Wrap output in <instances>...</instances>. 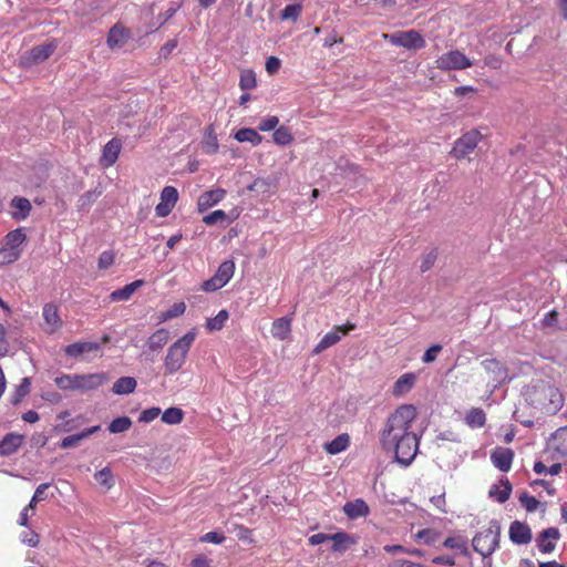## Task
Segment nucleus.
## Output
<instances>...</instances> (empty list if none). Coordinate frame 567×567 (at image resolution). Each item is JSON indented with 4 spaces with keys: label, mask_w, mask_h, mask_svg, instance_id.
Returning <instances> with one entry per match:
<instances>
[{
    "label": "nucleus",
    "mask_w": 567,
    "mask_h": 567,
    "mask_svg": "<svg viewBox=\"0 0 567 567\" xmlns=\"http://www.w3.org/2000/svg\"><path fill=\"white\" fill-rule=\"evenodd\" d=\"M415 416L413 405H401L388 417L381 433L382 447L394 452L395 461L404 466L412 463L419 449V439L412 431Z\"/></svg>",
    "instance_id": "obj_1"
},
{
    "label": "nucleus",
    "mask_w": 567,
    "mask_h": 567,
    "mask_svg": "<svg viewBox=\"0 0 567 567\" xmlns=\"http://www.w3.org/2000/svg\"><path fill=\"white\" fill-rule=\"evenodd\" d=\"M501 524L497 519H492L488 527L473 537L472 546L476 553L482 556V567H492L489 556L499 547Z\"/></svg>",
    "instance_id": "obj_2"
},
{
    "label": "nucleus",
    "mask_w": 567,
    "mask_h": 567,
    "mask_svg": "<svg viewBox=\"0 0 567 567\" xmlns=\"http://www.w3.org/2000/svg\"><path fill=\"white\" fill-rule=\"evenodd\" d=\"M196 330L192 329L168 347L164 358V368L166 374H175L183 368L190 347L196 339Z\"/></svg>",
    "instance_id": "obj_3"
},
{
    "label": "nucleus",
    "mask_w": 567,
    "mask_h": 567,
    "mask_svg": "<svg viewBox=\"0 0 567 567\" xmlns=\"http://www.w3.org/2000/svg\"><path fill=\"white\" fill-rule=\"evenodd\" d=\"M482 133L476 130H470L458 137L454 143L451 151L452 157L463 159L471 154L482 141Z\"/></svg>",
    "instance_id": "obj_4"
},
{
    "label": "nucleus",
    "mask_w": 567,
    "mask_h": 567,
    "mask_svg": "<svg viewBox=\"0 0 567 567\" xmlns=\"http://www.w3.org/2000/svg\"><path fill=\"white\" fill-rule=\"evenodd\" d=\"M384 39L392 45L402 47L408 50H420L426 44L421 33L415 30L396 31L390 34H384Z\"/></svg>",
    "instance_id": "obj_5"
},
{
    "label": "nucleus",
    "mask_w": 567,
    "mask_h": 567,
    "mask_svg": "<svg viewBox=\"0 0 567 567\" xmlns=\"http://www.w3.org/2000/svg\"><path fill=\"white\" fill-rule=\"evenodd\" d=\"M485 372L489 375L492 391L511 381L507 367L495 358L485 359L481 362Z\"/></svg>",
    "instance_id": "obj_6"
},
{
    "label": "nucleus",
    "mask_w": 567,
    "mask_h": 567,
    "mask_svg": "<svg viewBox=\"0 0 567 567\" xmlns=\"http://www.w3.org/2000/svg\"><path fill=\"white\" fill-rule=\"evenodd\" d=\"M436 64L440 70L444 71L465 70L473 65L471 60L458 50H452L442 54L436 60Z\"/></svg>",
    "instance_id": "obj_7"
},
{
    "label": "nucleus",
    "mask_w": 567,
    "mask_h": 567,
    "mask_svg": "<svg viewBox=\"0 0 567 567\" xmlns=\"http://www.w3.org/2000/svg\"><path fill=\"white\" fill-rule=\"evenodd\" d=\"M354 329H355V324L354 323H347V324H342V326H337L333 331L327 332L321 338V340L315 347L312 352L315 354L321 353L326 349L337 344L340 341V339H341L340 333L346 336V334H348L350 331H352Z\"/></svg>",
    "instance_id": "obj_8"
},
{
    "label": "nucleus",
    "mask_w": 567,
    "mask_h": 567,
    "mask_svg": "<svg viewBox=\"0 0 567 567\" xmlns=\"http://www.w3.org/2000/svg\"><path fill=\"white\" fill-rule=\"evenodd\" d=\"M75 388L79 391H91L100 388L107 381L104 372H95L87 374H76Z\"/></svg>",
    "instance_id": "obj_9"
},
{
    "label": "nucleus",
    "mask_w": 567,
    "mask_h": 567,
    "mask_svg": "<svg viewBox=\"0 0 567 567\" xmlns=\"http://www.w3.org/2000/svg\"><path fill=\"white\" fill-rule=\"evenodd\" d=\"M560 538V532L556 527L544 529L536 538V545L543 554H550L556 548V543Z\"/></svg>",
    "instance_id": "obj_10"
},
{
    "label": "nucleus",
    "mask_w": 567,
    "mask_h": 567,
    "mask_svg": "<svg viewBox=\"0 0 567 567\" xmlns=\"http://www.w3.org/2000/svg\"><path fill=\"white\" fill-rule=\"evenodd\" d=\"M509 539L516 545H526L530 543L533 535L530 527L523 522L514 520L509 525Z\"/></svg>",
    "instance_id": "obj_11"
},
{
    "label": "nucleus",
    "mask_w": 567,
    "mask_h": 567,
    "mask_svg": "<svg viewBox=\"0 0 567 567\" xmlns=\"http://www.w3.org/2000/svg\"><path fill=\"white\" fill-rule=\"evenodd\" d=\"M514 452L508 447H496L491 454L493 465L501 472H508L512 467Z\"/></svg>",
    "instance_id": "obj_12"
},
{
    "label": "nucleus",
    "mask_w": 567,
    "mask_h": 567,
    "mask_svg": "<svg viewBox=\"0 0 567 567\" xmlns=\"http://www.w3.org/2000/svg\"><path fill=\"white\" fill-rule=\"evenodd\" d=\"M343 513L349 519L354 520L360 517H367L370 514V507L364 499L357 498L343 505Z\"/></svg>",
    "instance_id": "obj_13"
},
{
    "label": "nucleus",
    "mask_w": 567,
    "mask_h": 567,
    "mask_svg": "<svg viewBox=\"0 0 567 567\" xmlns=\"http://www.w3.org/2000/svg\"><path fill=\"white\" fill-rule=\"evenodd\" d=\"M24 435L18 433H8L0 441V455L10 456L18 452L22 446Z\"/></svg>",
    "instance_id": "obj_14"
},
{
    "label": "nucleus",
    "mask_w": 567,
    "mask_h": 567,
    "mask_svg": "<svg viewBox=\"0 0 567 567\" xmlns=\"http://www.w3.org/2000/svg\"><path fill=\"white\" fill-rule=\"evenodd\" d=\"M27 241V235L22 228L9 231L3 238V245L12 252H17L18 257L22 255V246Z\"/></svg>",
    "instance_id": "obj_15"
},
{
    "label": "nucleus",
    "mask_w": 567,
    "mask_h": 567,
    "mask_svg": "<svg viewBox=\"0 0 567 567\" xmlns=\"http://www.w3.org/2000/svg\"><path fill=\"white\" fill-rule=\"evenodd\" d=\"M329 540L332 542L331 550L334 553H344L352 545L358 543V537L352 536L346 532H338L329 535Z\"/></svg>",
    "instance_id": "obj_16"
},
{
    "label": "nucleus",
    "mask_w": 567,
    "mask_h": 567,
    "mask_svg": "<svg viewBox=\"0 0 567 567\" xmlns=\"http://www.w3.org/2000/svg\"><path fill=\"white\" fill-rule=\"evenodd\" d=\"M226 190L221 188L212 189L204 192L197 202L198 210L204 212L215 205H217L219 202H221L225 198Z\"/></svg>",
    "instance_id": "obj_17"
},
{
    "label": "nucleus",
    "mask_w": 567,
    "mask_h": 567,
    "mask_svg": "<svg viewBox=\"0 0 567 567\" xmlns=\"http://www.w3.org/2000/svg\"><path fill=\"white\" fill-rule=\"evenodd\" d=\"M10 206L14 208L11 217L17 221L27 219L32 209L30 200L21 196H14L10 202Z\"/></svg>",
    "instance_id": "obj_18"
},
{
    "label": "nucleus",
    "mask_w": 567,
    "mask_h": 567,
    "mask_svg": "<svg viewBox=\"0 0 567 567\" xmlns=\"http://www.w3.org/2000/svg\"><path fill=\"white\" fill-rule=\"evenodd\" d=\"M128 39L130 31L120 24H115L110 29L106 42L111 49H115L123 47Z\"/></svg>",
    "instance_id": "obj_19"
},
{
    "label": "nucleus",
    "mask_w": 567,
    "mask_h": 567,
    "mask_svg": "<svg viewBox=\"0 0 567 567\" xmlns=\"http://www.w3.org/2000/svg\"><path fill=\"white\" fill-rule=\"evenodd\" d=\"M101 349L96 341L74 342L65 347L64 353L68 357L76 358L83 353L94 352Z\"/></svg>",
    "instance_id": "obj_20"
},
{
    "label": "nucleus",
    "mask_w": 567,
    "mask_h": 567,
    "mask_svg": "<svg viewBox=\"0 0 567 567\" xmlns=\"http://www.w3.org/2000/svg\"><path fill=\"white\" fill-rule=\"evenodd\" d=\"M55 49L56 45L53 42L37 45L30 50L28 61L35 64L41 63L49 59Z\"/></svg>",
    "instance_id": "obj_21"
},
{
    "label": "nucleus",
    "mask_w": 567,
    "mask_h": 567,
    "mask_svg": "<svg viewBox=\"0 0 567 567\" xmlns=\"http://www.w3.org/2000/svg\"><path fill=\"white\" fill-rule=\"evenodd\" d=\"M121 152V142L116 138L109 141L103 147L101 162L105 167L115 164Z\"/></svg>",
    "instance_id": "obj_22"
},
{
    "label": "nucleus",
    "mask_w": 567,
    "mask_h": 567,
    "mask_svg": "<svg viewBox=\"0 0 567 567\" xmlns=\"http://www.w3.org/2000/svg\"><path fill=\"white\" fill-rule=\"evenodd\" d=\"M144 285V280L138 279L131 284L125 285L110 293L111 301H127L131 299L133 293Z\"/></svg>",
    "instance_id": "obj_23"
},
{
    "label": "nucleus",
    "mask_w": 567,
    "mask_h": 567,
    "mask_svg": "<svg viewBox=\"0 0 567 567\" xmlns=\"http://www.w3.org/2000/svg\"><path fill=\"white\" fill-rule=\"evenodd\" d=\"M512 493V484L508 478L504 477L499 481V486L494 484L491 486L488 495L495 498L499 504L505 503Z\"/></svg>",
    "instance_id": "obj_24"
},
{
    "label": "nucleus",
    "mask_w": 567,
    "mask_h": 567,
    "mask_svg": "<svg viewBox=\"0 0 567 567\" xmlns=\"http://www.w3.org/2000/svg\"><path fill=\"white\" fill-rule=\"evenodd\" d=\"M416 375L412 372L402 374L393 384L392 394L402 396L408 393L415 384Z\"/></svg>",
    "instance_id": "obj_25"
},
{
    "label": "nucleus",
    "mask_w": 567,
    "mask_h": 567,
    "mask_svg": "<svg viewBox=\"0 0 567 567\" xmlns=\"http://www.w3.org/2000/svg\"><path fill=\"white\" fill-rule=\"evenodd\" d=\"M168 339L169 331L166 328H161L148 337L146 344L151 351H159L168 342Z\"/></svg>",
    "instance_id": "obj_26"
},
{
    "label": "nucleus",
    "mask_w": 567,
    "mask_h": 567,
    "mask_svg": "<svg viewBox=\"0 0 567 567\" xmlns=\"http://www.w3.org/2000/svg\"><path fill=\"white\" fill-rule=\"evenodd\" d=\"M291 331V319L289 317H281L272 322L271 334L272 337L285 340Z\"/></svg>",
    "instance_id": "obj_27"
},
{
    "label": "nucleus",
    "mask_w": 567,
    "mask_h": 567,
    "mask_svg": "<svg viewBox=\"0 0 567 567\" xmlns=\"http://www.w3.org/2000/svg\"><path fill=\"white\" fill-rule=\"evenodd\" d=\"M350 444V437L343 433L334 437L332 441L324 444V450L331 455L339 454L348 449Z\"/></svg>",
    "instance_id": "obj_28"
},
{
    "label": "nucleus",
    "mask_w": 567,
    "mask_h": 567,
    "mask_svg": "<svg viewBox=\"0 0 567 567\" xmlns=\"http://www.w3.org/2000/svg\"><path fill=\"white\" fill-rule=\"evenodd\" d=\"M136 385L137 382L133 377H121L113 384L112 391L118 395L130 394L135 391Z\"/></svg>",
    "instance_id": "obj_29"
},
{
    "label": "nucleus",
    "mask_w": 567,
    "mask_h": 567,
    "mask_svg": "<svg viewBox=\"0 0 567 567\" xmlns=\"http://www.w3.org/2000/svg\"><path fill=\"white\" fill-rule=\"evenodd\" d=\"M236 141L239 143H250L254 146L259 145L262 142V136L254 128L243 127L235 134Z\"/></svg>",
    "instance_id": "obj_30"
},
{
    "label": "nucleus",
    "mask_w": 567,
    "mask_h": 567,
    "mask_svg": "<svg viewBox=\"0 0 567 567\" xmlns=\"http://www.w3.org/2000/svg\"><path fill=\"white\" fill-rule=\"evenodd\" d=\"M43 318L44 321L52 327V331L56 330L61 327L62 321L59 316L58 307L53 303H47L43 307Z\"/></svg>",
    "instance_id": "obj_31"
},
{
    "label": "nucleus",
    "mask_w": 567,
    "mask_h": 567,
    "mask_svg": "<svg viewBox=\"0 0 567 567\" xmlns=\"http://www.w3.org/2000/svg\"><path fill=\"white\" fill-rule=\"evenodd\" d=\"M465 422L473 429L482 427L486 422L485 412L480 408H473L467 412Z\"/></svg>",
    "instance_id": "obj_32"
},
{
    "label": "nucleus",
    "mask_w": 567,
    "mask_h": 567,
    "mask_svg": "<svg viewBox=\"0 0 567 567\" xmlns=\"http://www.w3.org/2000/svg\"><path fill=\"white\" fill-rule=\"evenodd\" d=\"M235 272V262L233 260H225L223 261L215 276L224 282V285H227L229 280L233 278Z\"/></svg>",
    "instance_id": "obj_33"
},
{
    "label": "nucleus",
    "mask_w": 567,
    "mask_h": 567,
    "mask_svg": "<svg viewBox=\"0 0 567 567\" xmlns=\"http://www.w3.org/2000/svg\"><path fill=\"white\" fill-rule=\"evenodd\" d=\"M161 414L162 421L169 425L179 424L184 419V411L176 406H171Z\"/></svg>",
    "instance_id": "obj_34"
},
{
    "label": "nucleus",
    "mask_w": 567,
    "mask_h": 567,
    "mask_svg": "<svg viewBox=\"0 0 567 567\" xmlns=\"http://www.w3.org/2000/svg\"><path fill=\"white\" fill-rule=\"evenodd\" d=\"M132 426V420L128 416H118L111 421L107 430L110 433L118 434L128 431Z\"/></svg>",
    "instance_id": "obj_35"
},
{
    "label": "nucleus",
    "mask_w": 567,
    "mask_h": 567,
    "mask_svg": "<svg viewBox=\"0 0 567 567\" xmlns=\"http://www.w3.org/2000/svg\"><path fill=\"white\" fill-rule=\"evenodd\" d=\"M101 194L102 192L99 188L91 189L82 194L79 198V209L83 212L89 210Z\"/></svg>",
    "instance_id": "obj_36"
},
{
    "label": "nucleus",
    "mask_w": 567,
    "mask_h": 567,
    "mask_svg": "<svg viewBox=\"0 0 567 567\" xmlns=\"http://www.w3.org/2000/svg\"><path fill=\"white\" fill-rule=\"evenodd\" d=\"M30 379L23 378L19 385H17L13 394L11 395V403L18 405L30 392Z\"/></svg>",
    "instance_id": "obj_37"
},
{
    "label": "nucleus",
    "mask_w": 567,
    "mask_h": 567,
    "mask_svg": "<svg viewBox=\"0 0 567 567\" xmlns=\"http://www.w3.org/2000/svg\"><path fill=\"white\" fill-rule=\"evenodd\" d=\"M414 538L424 545H433L439 540L440 533L433 528H424L419 530Z\"/></svg>",
    "instance_id": "obj_38"
},
{
    "label": "nucleus",
    "mask_w": 567,
    "mask_h": 567,
    "mask_svg": "<svg viewBox=\"0 0 567 567\" xmlns=\"http://www.w3.org/2000/svg\"><path fill=\"white\" fill-rule=\"evenodd\" d=\"M257 86L256 73L250 70H243L239 78V87L243 91H250Z\"/></svg>",
    "instance_id": "obj_39"
},
{
    "label": "nucleus",
    "mask_w": 567,
    "mask_h": 567,
    "mask_svg": "<svg viewBox=\"0 0 567 567\" xmlns=\"http://www.w3.org/2000/svg\"><path fill=\"white\" fill-rule=\"evenodd\" d=\"M229 313L227 310L221 309L214 318H209L206 322V328L209 331L221 330L227 321Z\"/></svg>",
    "instance_id": "obj_40"
},
{
    "label": "nucleus",
    "mask_w": 567,
    "mask_h": 567,
    "mask_svg": "<svg viewBox=\"0 0 567 567\" xmlns=\"http://www.w3.org/2000/svg\"><path fill=\"white\" fill-rule=\"evenodd\" d=\"M186 310V305L184 302H176L171 308L165 311H162L158 319L159 322H165L173 318H177L182 316Z\"/></svg>",
    "instance_id": "obj_41"
},
{
    "label": "nucleus",
    "mask_w": 567,
    "mask_h": 567,
    "mask_svg": "<svg viewBox=\"0 0 567 567\" xmlns=\"http://www.w3.org/2000/svg\"><path fill=\"white\" fill-rule=\"evenodd\" d=\"M94 478L101 486H104L106 489H111L114 485V477L110 467H104L96 472L94 474Z\"/></svg>",
    "instance_id": "obj_42"
},
{
    "label": "nucleus",
    "mask_w": 567,
    "mask_h": 567,
    "mask_svg": "<svg viewBox=\"0 0 567 567\" xmlns=\"http://www.w3.org/2000/svg\"><path fill=\"white\" fill-rule=\"evenodd\" d=\"M272 138L277 145L285 146L291 143L293 137L288 127L279 126L275 130Z\"/></svg>",
    "instance_id": "obj_43"
},
{
    "label": "nucleus",
    "mask_w": 567,
    "mask_h": 567,
    "mask_svg": "<svg viewBox=\"0 0 567 567\" xmlns=\"http://www.w3.org/2000/svg\"><path fill=\"white\" fill-rule=\"evenodd\" d=\"M301 11H302V6L300 3L287 4L284 8V10L281 11L280 18H281V20H286V21L291 20L295 22L299 18Z\"/></svg>",
    "instance_id": "obj_44"
},
{
    "label": "nucleus",
    "mask_w": 567,
    "mask_h": 567,
    "mask_svg": "<svg viewBox=\"0 0 567 567\" xmlns=\"http://www.w3.org/2000/svg\"><path fill=\"white\" fill-rule=\"evenodd\" d=\"M76 374H62L60 377H56L54 382L56 386L61 390H76L75 388V380Z\"/></svg>",
    "instance_id": "obj_45"
},
{
    "label": "nucleus",
    "mask_w": 567,
    "mask_h": 567,
    "mask_svg": "<svg viewBox=\"0 0 567 567\" xmlns=\"http://www.w3.org/2000/svg\"><path fill=\"white\" fill-rule=\"evenodd\" d=\"M443 546L446 548L456 549L461 553L467 551L466 542L460 536L446 538L443 543Z\"/></svg>",
    "instance_id": "obj_46"
},
{
    "label": "nucleus",
    "mask_w": 567,
    "mask_h": 567,
    "mask_svg": "<svg viewBox=\"0 0 567 567\" xmlns=\"http://www.w3.org/2000/svg\"><path fill=\"white\" fill-rule=\"evenodd\" d=\"M161 200L175 206L178 200V192L174 186H165L161 192Z\"/></svg>",
    "instance_id": "obj_47"
},
{
    "label": "nucleus",
    "mask_w": 567,
    "mask_h": 567,
    "mask_svg": "<svg viewBox=\"0 0 567 567\" xmlns=\"http://www.w3.org/2000/svg\"><path fill=\"white\" fill-rule=\"evenodd\" d=\"M162 411L157 406H153L146 410H143L138 416V422L141 423H151L155 419L161 415Z\"/></svg>",
    "instance_id": "obj_48"
},
{
    "label": "nucleus",
    "mask_w": 567,
    "mask_h": 567,
    "mask_svg": "<svg viewBox=\"0 0 567 567\" xmlns=\"http://www.w3.org/2000/svg\"><path fill=\"white\" fill-rule=\"evenodd\" d=\"M436 259H437V250L436 249H432L427 254H425L422 258L421 266H420L421 272H426L427 270H430L433 267V265L435 264Z\"/></svg>",
    "instance_id": "obj_49"
},
{
    "label": "nucleus",
    "mask_w": 567,
    "mask_h": 567,
    "mask_svg": "<svg viewBox=\"0 0 567 567\" xmlns=\"http://www.w3.org/2000/svg\"><path fill=\"white\" fill-rule=\"evenodd\" d=\"M519 502L529 513L535 512L539 505V502L526 492L520 494Z\"/></svg>",
    "instance_id": "obj_50"
},
{
    "label": "nucleus",
    "mask_w": 567,
    "mask_h": 567,
    "mask_svg": "<svg viewBox=\"0 0 567 567\" xmlns=\"http://www.w3.org/2000/svg\"><path fill=\"white\" fill-rule=\"evenodd\" d=\"M18 259H20V257L17 256V252H12L9 248L2 245L0 248V266L12 264Z\"/></svg>",
    "instance_id": "obj_51"
},
{
    "label": "nucleus",
    "mask_w": 567,
    "mask_h": 567,
    "mask_svg": "<svg viewBox=\"0 0 567 567\" xmlns=\"http://www.w3.org/2000/svg\"><path fill=\"white\" fill-rule=\"evenodd\" d=\"M181 7L182 3H172L171 7L164 13L158 14L157 19L159 20V24L157 29L164 25L169 19H172L181 9Z\"/></svg>",
    "instance_id": "obj_52"
},
{
    "label": "nucleus",
    "mask_w": 567,
    "mask_h": 567,
    "mask_svg": "<svg viewBox=\"0 0 567 567\" xmlns=\"http://www.w3.org/2000/svg\"><path fill=\"white\" fill-rule=\"evenodd\" d=\"M114 252L112 250H105L100 255L97 266L100 269H107L114 264Z\"/></svg>",
    "instance_id": "obj_53"
},
{
    "label": "nucleus",
    "mask_w": 567,
    "mask_h": 567,
    "mask_svg": "<svg viewBox=\"0 0 567 567\" xmlns=\"http://www.w3.org/2000/svg\"><path fill=\"white\" fill-rule=\"evenodd\" d=\"M224 286V282L214 275L212 278L203 282L202 289L207 292H213L221 289Z\"/></svg>",
    "instance_id": "obj_54"
},
{
    "label": "nucleus",
    "mask_w": 567,
    "mask_h": 567,
    "mask_svg": "<svg viewBox=\"0 0 567 567\" xmlns=\"http://www.w3.org/2000/svg\"><path fill=\"white\" fill-rule=\"evenodd\" d=\"M20 539L24 545L30 547H37L39 545V535L34 530L22 532Z\"/></svg>",
    "instance_id": "obj_55"
},
{
    "label": "nucleus",
    "mask_w": 567,
    "mask_h": 567,
    "mask_svg": "<svg viewBox=\"0 0 567 567\" xmlns=\"http://www.w3.org/2000/svg\"><path fill=\"white\" fill-rule=\"evenodd\" d=\"M83 439H82V435L81 433H75V434H72V435H69V436H65L64 439L61 440V442L59 443V446L61 449H71V447H74L78 445L79 442H81Z\"/></svg>",
    "instance_id": "obj_56"
},
{
    "label": "nucleus",
    "mask_w": 567,
    "mask_h": 567,
    "mask_svg": "<svg viewBox=\"0 0 567 567\" xmlns=\"http://www.w3.org/2000/svg\"><path fill=\"white\" fill-rule=\"evenodd\" d=\"M279 124V118L277 116H268L260 121L258 128L261 132H268L276 130Z\"/></svg>",
    "instance_id": "obj_57"
},
{
    "label": "nucleus",
    "mask_w": 567,
    "mask_h": 567,
    "mask_svg": "<svg viewBox=\"0 0 567 567\" xmlns=\"http://www.w3.org/2000/svg\"><path fill=\"white\" fill-rule=\"evenodd\" d=\"M442 346L441 344H433L423 354L422 361L424 363H431L435 361L437 354L441 352Z\"/></svg>",
    "instance_id": "obj_58"
},
{
    "label": "nucleus",
    "mask_w": 567,
    "mask_h": 567,
    "mask_svg": "<svg viewBox=\"0 0 567 567\" xmlns=\"http://www.w3.org/2000/svg\"><path fill=\"white\" fill-rule=\"evenodd\" d=\"M226 219V213L224 210H215L206 216H204L203 218V221L208 225V226H212V225H215L216 223H218L219 220H224Z\"/></svg>",
    "instance_id": "obj_59"
},
{
    "label": "nucleus",
    "mask_w": 567,
    "mask_h": 567,
    "mask_svg": "<svg viewBox=\"0 0 567 567\" xmlns=\"http://www.w3.org/2000/svg\"><path fill=\"white\" fill-rule=\"evenodd\" d=\"M218 147H219V145H218L216 135L209 134L204 144L205 153L206 154H215V153H217Z\"/></svg>",
    "instance_id": "obj_60"
},
{
    "label": "nucleus",
    "mask_w": 567,
    "mask_h": 567,
    "mask_svg": "<svg viewBox=\"0 0 567 567\" xmlns=\"http://www.w3.org/2000/svg\"><path fill=\"white\" fill-rule=\"evenodd\" d=\"M281 61L277 56H269L266 60V71L269 74H275L279 71Z\"/></svg>",
    "instance_id": "obj_61"
},
{
    "label": "nucleus",
    "mask_w": 567,
    "mask_h": 567,
    "mask_svg": "<svg viewBox=\"0 0 567 567\" xmlns=\"http://www.w3.org/2000/svg\"><path fill=\"white\" fill-rule=\"evenodd\" d=\"M175 206H171L168 203L161 200L155 207V214L157 217L168 216Z\"/></svg>",
    "instance_id": "obj_62"
},
{
    "label": "nucleus",
    "mask_w": 567,
    "mask_h": 567,
    "mask_svg": "<svg viewBox=\"0 0 567 567\" xmlns=\"http://www.w3.org/2000/svg\"><path fill=\"white\" fill-rule=\"evenodd\" d=\"M202 540L212 544H221L225 540V536L217 532H208L202 537Z\"/></svg>",
    "instance_id": "obj_63"
},
{
    "label": "nucleus",
    "mask_w": 567,
    "mask_h": 567,
    "mask_svg": "<svg viewBox=\"0 0 567 567\" xmlns=\"http://www.w3.org/2000/svg\"><path fill=\"white\" fill-rule=\"evenodd\" d=\"M389 567H423V565L404 558H395L390 563Z\"/></svg>",
    "instance_id": "obj_64"
}]
</instances>
